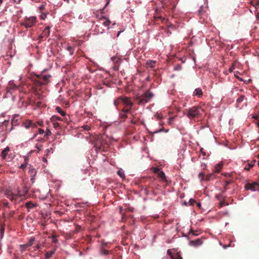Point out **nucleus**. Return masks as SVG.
<instances>
[{"label": "nucleus", "mask_w": 259, "mask_h": 259, "mask_svg": "<svg viewBox=\"0 0 259 259\" xmlns=\"http://www.w3.org/2000/svg\"><path fill=\"white\" fill-rule=\"evenodd\" d=\"M36 21V17H25L24 20L20 22V24L26 28H29L34 26Z\"/></svg>", "instance_id": "nucleus-6"}, {"label": "nucleus", "mask_w": 259, "mask_h": 259, "mask_svg": "<svg viewBox=\"0 0 259 259\" xmlns=\"http://www.w3.org/2000/svg\"><path fill=\"white\" fill-rule=\"evenodd\" d=\"M132 116H133V119H131V122L132 124H136L137 123V122H138V120L137 119H135V116H134L133 114H132Z\"/></svg>", "instance_id": "nucleus-41"}, {"label": "nucleus", "mask_w": 259, "mask_h": 259, "mask_svg": "<svg viewBox=\"0 0 259 259\" xmlns=\"http://www.w3.org/2000/svg\"><path fill=\"white\" fill-rule=\"evenodd\" d=\"M145 184V192L146 194H148L149 190L148 189H151L150 188H149L148 187V184L147 183H144Z\"/></svg>", "instance_id": "nucleus-43"}, {"label": "nucleus", "mask_w": 259, "mask_h": 259, "mask_svg": "<svg viewBox=\"0 0 259 259\" xmlns=\"http://www.w3.org/2000/svg\"><path fill=\"white\" fill-rule=\"evenodd\" d=\"M9 151H10V148L9 147H7L6 148H5L2 151L1 156H2L3 159H6V156H7Z\"/></svg>", "instance_id": "nucleus-18"}, {"label": "nucleus", "mask_w": 259, "mask_h": 259, "mask_svg": "<svg viewBox=\"0 0 259 259\" xmlns=\"http://www.w3.org/2000/svg\"><path fill=\"white\" fill-rule=\"evenodd\" d=\"M45 6L44 5H41L39 7V9L40 11H42L45 9Z\"/></svg>", "instance_id": "nucleus-55"}, {"label": "nucleus", "mask_w": 259, "mask_h": 259, "mask_svg": "<svg viewBox=\"0 0 259 259\" xmlns=\"http://www.w3.org/2000/svg\"><path fill=\"white\" fill-rule=\"evenodd\" d=\"M9 121L8 120H5L1 124L0 126L3 127V130H7Z\"/></svg>", "instance_id": "nucleus-25"}, {"label": "nucleus", "mask_w": 259, "mask_h": 259, "mask_svg": "<svg viewBox=\"0 0 259 259\" xmlns=\"http://www.w3.org/2000/svg\"><path fill=\"white\" fill-rule=\"evenodd\" d=\"M230 184V182L229 181H226L225 185H224V189L225 191H226L227 189V186Z\"/></svg>", "instance_id": "nucleus-46"}, {"label": "nucleus", "mask_w": 259, "mask_h": 259, "mask_svg": "<svg viewBox=\"0 0 259 259\" xmlns=\"http://www.w3.org/2000/svg\"><path fill=\"white\" fill-rule=\"evenodd\" d=\"M18 88V86L16 85L13 81H10L9 82L8 86L7 87L8 92H11V90H16Z\"/></svg>", "instance_id": "nucleus-13"}, {"label": "nucleus", "mask_w": 259, "mask_h": 259, "mask_svg": "<svg viewBox=\"0 0 259 259\" xmlns=\"http://www.w3.org/2000/svg\"><path fill=\"white\" fill-rule=\"evenodd\" d=\"M95 30L96 32L101 33H102L104 31V30L102 28L101 25L100 24L96 25Z\"/></svg>", "instance_id": "nucleus-23"}, {"label": "nucleus", "mask_w": 259, "mask_h": 259, "mask_svg": "<svg viewBox=\"0 0 259 259\" xmlns=\"http://www.w3.org/2000/svg\"><path fill=\"white\" fill-rule=\"evenodd\" d=\"M56 251V248H54L50 251H48L45 254V259L50 258Z\"/></svg>", "instance_id": "nucleus-22"}, {"label": "nucleus", "mask_w": 259, "mask_h": 259, "mask_svg": "<svg viewBox=\"0 0 259 259\" xmlns=\"http://www.w3.org/2000/svg\"><path fill=\"white\" fill-rule=\"evenodd\" d=\"M174 119V117H169L168 119V124H171V122H172L173 120Z\"/></svg>", "instance_id": "nucleus-48"}, {"label": "nucleus", "mask_w": 259, "mask_h": 259, "mask_svg": "<svg viewBox=\"0 0 259 259\" xmlns=\"http://www.w3.org/2000/svg\"><path fill=\"white\" fill-rule=\"evenodd\" d=\"M203 95V92L200 88L196 89L194 92V95L197 96L198 97H201Z\"/></svg>", "instance_id": "nucleus-21"}, {"label": "nucleus", "mask_w": 259, "mask_h": 259, "mask_svg": "<svg viewBox=\"0 0 259 259\" xmlns=\"http://www.w3.org/2000/svg\"><path fill=\"white\" fill-rule=\"evenodd\" d=\"M34 240H35V239L34 237L30 238L28 242L27 243L29 247L31 246L33 244V243Z\"/></svg>", "instance_id": "nucleus-39"}, {"label": "nucleus", "mask_w": 259, "mask_h": 259, "mask_svg": "<svg viewBox=\"0 0 259 259\" xmlns=\"http://www.w3.org/2000/svg\"><path fill=\"white\" fill-rule=\"evenodd\" d=\"M202 244V241L200 239L191 240L190 241V245L194 246H198Z\"/></svg>", "instance_id": "nucleus-14"}, {"label": "nucleus", "mask_w": 259, "mask_h": 259, "mask_svg": "<svg viewBox=\"0 0 259 259\" xmlns=\"http://www.w3.org/2000/svg\"><path fill=\"white\" fill-rule=\"evenodd\" d=\"M53 124L54 127L57 128L59 126V124L58 121H51Z\"/></svg>", "instance_id": "nucleus-42"}, {"label": "nucleus", "mask_w": 259, "mask_h": 259, "mask_svg": "<svg viewBox=\"0 0 259 259\" xmlns=\"http://www.w3.org/2000/svg\"><path fill=\"white\" fill-rule=\"evenodd\" d=\"M104 136L99 137L96 142L94 146L96 150H104L106 148V143L103 141Z\"/></svg>", "instance_id": "nucleus-7"}, {"label": "nucleus", "mask_w": 259, "mask_h": 259, "mask_svg": "<svg viewBox=\"0 0 259 259\" xmlns=\"http://www.w3.org/2000/svg\"><path fill=\"white\" fill-rule=\"evenodd\" d=\"M38 131V133L39 134H42L45 133L44 130L41 128H39Z\"/></svg>", "instance_id": "nucleus-56"}, {"label": "nucleus", "mask_w": 259, "mask_h": 259, "mask_svg": "<svg viewBox=\"0 0 259 259\" xmlns=\"http://www.w3.org/2000/svg\"><path fill=\"white\" fill-rule=\"evenodd\" d=\"M36 173L37 171L34 168L32 167L31 166H29L28 174H29L30 177H35Z\"/></svg>", "instance_id": "nucleus-19"}, {"label": "nucleus", "mask_w": 259, "mask_h": 259, "mask_svg": "<svg viewBox=\"0 0 259 259\" xmlns=\"http://www.w3.org/2000/svg\"><path fill=\"white\" fill-rule=\"evenodd\" d=\"M50 35V27L47 26L44 30L42 33L38 36L39 39H41L43 38H47Z\"/></svg>", "instance_id": "nucleus-12"}, {"label": "nucleus", "mask_w": 259, "mask_h": 259, "mask_svg": "<svg viewBox=\"0 0 259 259\" xmlns=\"http://www.w3.org/2000/svg\"><path fill=\"white\" fill-rule=\"evenodd\" d=\"M119 64H114V66L113 67V69L114 70H118V68H119Z\"/></svg>", "instance_id": "nucleus-51"}, {"label": "nucleus", "mask_w": 259, "mask_h": 259, "mask_svg": "<svg viewBox=\"0 0 259 259\" xmlns=\"http://www.w3.org/2000/svg\"><path fill=\"white\" fill-rule=\"evenodd\" d=\"M235 76L236 77H237V78H238L240 80H242V79L241 78H240L238 76V75H236V73H235Z\"/></svg>", "instance_id": "nucleus-64"}, {"label": "nucleus", "mask_w": 259, "mask_h": 259, "mask_svg": "<svg viewBox=\"0 0 259 259\" xmlns=\"http://www.w3.org/2000/svg\"><path fill=\"white\" fill-rule=\"evenodd\" d=\"M26 167V164H22L20 166V168L24 169Z\"/></svg>", "instance_id": "nucleus-58"}, {"label": "nucleus", "mask_w": 259, "mask_h": 259, "mask_svg": "<svg viewBox=\"0 0 259 259\" xmlns=\"http://www.w3.org/2000/svg\"><path fill=\"white\" fill-rule=\"evenodd\" d=\"M109 253V251L108 250L105 249L103 248H102L101 250V254L102 255H107Z\"/></svg>", "instance_id": "nucleus-36"}, {"label": "nucleus", "mask_w": 259, "mask_h": 259, "mask_svg": "<svg viewBox=\"0 0 259 259\" xmlns=\"http://www.w3.org/2000/svg\"><path fill=\"white\" fill-rule=\"evenodd\" d=\"M235 76L236 77H237V78H238L240 80H242V79L241 78H240L238 76V75H236V73H235Z\"/></svg>", "instance_id": "nucleus-63"}, {"label": "nucleus", "mask_w": 259, "mask_h": 259, "mask_svg": "<svg viewBox=\"0 0 259 259\" xmlns=\"http://www.w3.org/2000/svg\"><path fill=\"white\" fill-rule=\"evenodd\" d=\"M122 96L119 97L117 99L114 100V105L116 107L117 109H118V106L120 104L122 103Z\"/></svg>", "instance_id": "nucleus-26"}, {"label": "nucleus", "mask_w": 259, "mask_h": 259, "mask_svg": "<svg viewBox=\"0 0 259 259\" xmlns=\"http://www.w3.org/2000/svg\"><path fill=\"white\" fill-rule=\"evenodd\" d=\"M245 99V96L244 95H241L236 100V103L237 104H239L241 103Z\"/></svg>", "instance_id": "nucleus-31"}, {"label": "nucleus", "mask_w": 259, "mask_h": 259, "mask_svg": "<svg viewBox=\"0 0 259 259\" xmlns=\"http://www.w3.org/2000/svg\"><path fill=\"white\" fill-rule=\"evenodd\" d=\"M30 181L32 182V183H34L35 182V177L31 176Z\"/></svg>", "instance_id": "nucleus-57"}, {"label": "nucleus", "mask_w": 259, "mask_h": 259, "mask_svg": "<svg viewBox=\"0 0 259 259\" xmlns=\"http://www.w3.org/2000/svg\"><path fill=\"white\" fill-rule=\"evenodd\" d=\"M67 49L70 52V54L72 55L73 54V48L71 47H68Z\"/></svg>", "instance_id": "nucleus-54"}, {"label": "nucleus", "mask_w": 259, "mask_h": 259, "mask_svg": "<svg viewBox=\"0 0 259 259\" xmlns=\"http://www.w3.org/2000/svg\"><path fill=\"white\" fill-rule=\"evenodd\" d=\"M155 63L156 62L153 60H148L147 61V64L151 68L154 67Z\"/></svg>", "instance_id": "nucleus-30"}, {"label": "nucleus", "mask_w": 259, "mask_h": 259, "mask_svg": "<svg viewBox=\"0 0 259 259\" xmlns=\"http://www.w3.org/2000/svg\"><path fill=\"white\" fill-rule=\"evenodd\" d=\"M223 166V163L222 162H219L214 167V171L215 172L219 173L220 171V170L222 169Z\"/></svg>", "instance_id": "nucleus-20"}, {"label": "nucleus", "mask_w": 259, "mask_h": 259, "mask_svg": "<svg viewBox=\"0 0 259 259\" xmlns=\"http://www.w3.org/2000/svg\"><path fill=\"white\" fill-rule=\"evenodd\" d=\"M161 170H160L159 168H157V167H154L153 168V172L155 174H158V172H159Z\"/></svg>", "instance_id": "nucleus-47"}, {"label": "nucleus", "mask_w": 259, "mask_h": 259, "mask_svg": "<svg viewBox=\"0 0 259 259\" xmlns=\"http://www.w3.org/2000/svg\"><path fill=\"white\" fill-rule=\"evenodd\" d=\"M245 188L246 190L255 191L259 189V184L255 182L251 183H248L245 185Z\"/></svg>", "instance_id": "nucleus-9"}, {"label": "nucleus", "mask_w": 259, "mask_h": 259, "mask_svg": "<svg viewBox=\"0 0 259 259\" xmlns=\"http://www.w3.org/2000/svg\"><path fill=\"white\" fill-rule=\"evenodd\" d=\"M37 135V133L33 135V136L31 138V140H33V139H34L36 137Z\"/></svg>", "instance_id": "nucleus-62"}, {"label": "nucleus", "mask_w": 259, "mask_h": 259, "mask_svg": "<svg viewBox=\"0 0 259 259\" xmlns=\"http://www.w3.org/2000/svg\"><path fill=\"white\" fill-rule=\"evenodd\" d=\"M111 60L114 62V64H120L121 62V59L118 56H113L111 58Z\"/></svg>", "instance_id": "nucleus-24"}, {"label": "nucleus", "mask_w": 259, "mask_h": 259, "mask_svg": "<svg viewBox=\"0 0 259 259\" xmlns=\"http://www.w3.org/2000/svg\"><path fill=\"white\" fill-rule=\"evenodd\" d=\"M117 175L122 179H124L125 178V175L124 174V172L121 169H120L117 171Z\"/></svg>", "instance_id": "nucleus-32"}, {"label": "nucleus", "mask_w": 259, "mask_h": 259, "mask_svg": "<svg viewBox=\"0 0 259 259\" xmlns=\"http://www.w3.org/2000/svg\"><path fill=\"white\" fill-rule=\"evenodd\" d=\"M28 190L29 188L26 185H25L22 191H20L18 189L17 190V193H15L10 189H6L5 191L4 194L11 201L16 202L19 197L25 196L28 193Z\"/></svg>", "instance_id": "nucleus-2"}, {"label": "nucleus", "mask_w": 259, "mask_h": 259, "mask_svg": "<svg viewBox=\"0 0 259 259\" xmlns=\"http://www.w3.org/2000/svg\"><path fill=\"white\" fill-rule=\"evenodd\" d=\"M204 175L203 173L201 172L199 174L198 177L199 179H200L201 180H202L204 179Z\"/></svg>", "instance_id": "nucleus-50"}, {"label": "nucleus", "mask_w": 259, "mask_h": 259, "mask_svg": "<svg viewBox=\"0 0 259 259\" xmlns=\"http://www.w3.org/2000/svg\"><path fill=\"white\" fill-rule=\"evenodd\" d=\"M127 110L125 108H123L122 109L121 112L120 113V117L121 118L125 120L127 117V113H128L130 111H126Z\"/></svg>", "instance_id": "nucleus-15"}, {"label": "nucleus", "mask_w": 259, "mask_h": 259, "mask_svg": "<svg viewBox=\"0 0 259 259\" xmlns=\"http://www.w3.org/2000/svg\"><path fill=\"white\" fill-rule=\"evenodd\" d=\"M121 102L125 106L123 108L126 109V111L131 110L133 104L129 98L125 96H122Z\"/></svg>", "instance_id": "nucleus-8"}, {"label": "nucleus", "mask_w": 259, "mask_h": 259, "mask_svg": "<svg viewBox=\"0 0 259 259\" xmlns=\"http://www.w3.org/2000/svg\"><path fill=\"white\" fill-rule=\"evenodd\" d=\"M36 78L33 80V89L35 94L37 95H39L40 94L38 93V91L40 90L41 85L49 83L51 75L40 74L36 75Z\"/></svg>", "instance_id": "nucleus-1"}, {"label": "nucleus", "mask_w": 259, "mask_h": 259, "mask_svg": "<svg viewBox=\"0 0 259 259\" xmlns=\"http://www.w3.org/2000/svg\"><path fill=\"white\" fill-rule=\"evenodd\" d=\"M215 176L214 174L211 173L209 175H207L205 177V180L207 181H210L211 180L214 179Z\"/></svg>", "instance_id": "nucleus-27"}, {"label": "nucleus", "mask_w": 259, "mask_h": 259, "mask_svg": "<svg viewBox=\"0 0 259 259\" xmlns=\"http://www.w3.org/2000/svg\"><path fill=\"white\" fill-rule=\"evenodd\" d=\"M50 151H51V149H47L46 150V155H47L49 154V153H50Z\"/></svg>", "instance_id": "nucleus-61"}, {"label": "nucleus", "mask_w": 259, "mask_h": 259, "mask_svg": "<svg viewBox=\"0 0 259 259\" xmlns=\"http://www.w3.org/2000/svg\"><path fill=\"white\" fill-rule=\"evenodd\" d=\"M192 233L193 236H197L198 234L196 233L195 231H193V230H191L189 232V234Z\"/></svg>", "instance_id": "nucleus-52"}, {"label": "nucleus", "mask_w": 259, "mask_h": 259, "mask_svg": "<svg viewBox=\"0 0 259 259\" xmlns=\"http://www.w3.org/2000/svg\"><path fill=\"white\" fill-rule=\"evenodd\" d=\"M153 97V94L147 91L143 95L137 98V100L139 104H144L149 102Z\"/></svg>", "instance_id": "nucleus-5"}, {"label": "nucleus", "mask_w": 259, "mask_h": 259, "mask_svg": "<svg viewBox=\"0 0 259 259\" xmlns=\"http://www.w3.org/2000/svg\"><path fill=\"white\" fill-rule=\"evenodd\" d=\"M51 132L50 131V130L47 129V131L46 132L45 137H48L51 135Z\"/></svg>", "instance_id": "nucleus-45"}, {"label": "nucleus", "mask_w": 259, "mask_h": 259, "mask_svg": "<svg viewBox=\"0 0 259 259\" xmlns=\"http://www.w3.org/2000/svg\"><path fill=\"white\" fill-rule=\"evenodd\" d=\"M196 202L195 200L191 198L189 201V204L190 205H193Z\"/></svg>", "instance_id": "nucleus-44"}, {"label": "nucleus", "mask_w": 259, "mask_h": 259, "mask_svg": "<svg viewBox=\"0 0 259 259\" xmlns=\"http://www.w3.org/2000/svg\"><path fill=\"white\" fill-rule=\"evenodd\" d=\"M83 128L85 131H89L90 129V127L88 125H85L82 126Z\"/></svg>", "instance_id": "nucleus-53"}, {"label": "nucleus", "mask_w": 259, "mask_h": 259, "mask_svg": "<svg viewBox=\"0 0 259 259\" xmlns=\"http://www.w3.org/2000/svg\"><path fill=\"white\" fill-rule=\"evenodd\" d=\"M182 69V66L180 64H177L174 67V70L180 71Z\"/></svg>", "instance_id": "nucleus-40"}, {"label": "nucleus", "mask_w": 259, "mask_h": 259, "mask_svg": "<svg viewBox=\"0 0 259 259\" xmlns=\"http://www.w3.org/2000/svg\"><path fill=\"white\" fill-rule=\"evenodd\" d=\"M229 203L227 202H225L224 200L221 201L219 203V207H222L224 205H228Z\"/></svg>", "instance_id": "nucleus-38"}, {"label": "nucleus", "mask_w": 259, "mask_h": 259, "mask_svg": "<svg viewBox=\"0 0 259 259\" xmlns=\"http://www.w3.org/2000/svg\"><path fill=\"white\" fill-rule=\"evenodd\" d=\"M172 259H183L180 254L178 253H176L175 255H171Z\"/></svg>", "instance_id": "nucleus-33"}, {"label": "nucleus", "mask_w": 259, "mask_h": 259, "mask_svg": "<svg viewBox=\"0 0 259 259\" xmlns=\"http://www.w3.org/2000/svg\"><path fill=\"white\" fill-rule=\"evenodd\" d=\"M56 111L59 113L62 116H64L65 115V113L64 111H63L62 109L59 107V106H57L56 107Z\"/></svg>", "instance_id": "nucleus-29"}, {"label": "nucleus", "mask_w": 259, "mask_h": 259, "mask_svg": "<svg viewBox=\"0 0 259 259\" xmlns=\"http://www.w3.org/2000/svg\"><path fill=\"white\" fill-rule=\"evenodd\" d=\"M200 108L196 106L186 109V114L188 117L190 119L198 117L200 114Z\"/></svg>", "instance_id": "nucleus-4"}, {"label": "nucleus", "mask_w": 259, "mask_h": 259, "mask_svg": "<svg viewBox=\"0 0 259 259\" xmlns=\"http://www.w3.org/2000/svg\"><path fill=\"white\" fill-rule=\"evenodd\" d=\"M19 118V115L15 114L13 116V119L11 121L12 126H15L18 124V121Z\"/></svg>", "instance_id": "nucleus-17"}, {"label": "nucleus", "mask_w": 259, "mask_h": 259, "mask_svg": "<svg viewBox=\"0 0 259 259\" xmlns=\"http://www.w3.org/2000/svg\"><path fill=\"white\" fill-rule=\"evenodd\" d=\"M234 69V65H232V66L229 68V71L231 72L233 71V69Z\"/></svg>", "instance_id": "nucleus-60"}, {"label": "nucleus", "mask_w": 259, "mask_h": 259, "mask_svg": "<svg viewBox=\"0 0 259 259\" xmlns=\"http://www.w3.org/2000/svg\"><path fill=\"white\" fill-rule=\"evenodd\" d=\"M157 175L158 177L160 179V181L167 183V180L163 171H160L159 172H158Z\"/></svg>", "instance_id": "nucleus-16"}, {"label": "nucleus", "mask_w": 259, "mask_h": 259, "mask_svg": "<svg viewBox=\"0 0 259 259\" xmlns=\"http://www.w3.org/2000/svg\"><path fill=\"white\" fill-rule=\"evenodd\" d=\"M155 180L156 179L154 177L143 178V180H141V183L148 184V187L151 189V193L154 195L156 194L154 190L158 189L159 187V185L158 184L155 183Z\"/></svg>", "instance_id": "nucleus-3"}, {"label": "nucleus", "mask_w": 259, "mask_h": 259, "mask_svg": "<svg viewBox=\"0 0 259 259\" xmlns=\"http://www.w3.org/2000/svg\"><path fill=\"white\" fill-rule=\"evenodd\" d=\"M36 124L37 125H39L41 126H42L43 125V122L42 121H38L37 123H36Z\"/></svg>", "instance_id": "nucleus-59"}, {"label": "nucleus", "mask_w": 259, "mask_h": 259, "mask_svg": "<svg viewBox=\"0 0 259 259\" xmlns=\"http://www.w3.org/2000/svg\"><path fill=\"white\" fill-rule=\"evenodd\" d=\"M26 206L29 209L34 207L35 206V205L34 204H33L32 203H31V202H28L26 204Z\"/></svg>", "instance_id": "nucleus-35"}, {"label": "nucleus", "mask_w": 259, "mask_h": 259, "mask_svg": "<svg viewBox=\"0 0 259 259\" xmlns=\"http://www.w3.org/2000/svg\"><path fill=\"white\" fill-rule=\"evenodd\" d=\"M60 120L61 118L56 115H54L51 118V121H58Z\"/></svg>", "instance_id": "nucleus-34"}, {"label": "nucleus", "mask_w": 259, "mask_h": 259, "mask_svg": "<svg viewBox=\"0 0 259 259\" xmlns=\"http://www.w3.org/2000/svg\"><path fill=\"white\" fill-rule=\"evenodd\" d=\"M27 243L22 244L20 245V247L21 249L22 250L24 251L26 248L29 247Z\"/></svg>", "instance_id": "nucleus-37"}, {"label": "nucleus", "mask_w": 259, "mask_h": 259, "mask_svg": "<svg viewBox=\"0 0 259 259\" xmlns=\"http://www.w3.org/2000/svg\"><path fill=\"white\" fill-rule=\"evenodd\" d=\"M23 125L27 129L30 127L32 128H35L37 127L36 123L35 122H33L31 120H27L26 121L24 122L23 123Z\"/></svg>", "instance_id": "nucleus-10"}, {"label": "nucleus", "mask_w": 259, "mask_h": 259, "mask_svg": "<svg viewBox=\"0 0 259 259\" xmlns=\"http://www.w3.org/2000/svg\"><path fill=\"white\" fill-rule=\"evenodd\" d=\"M255 163V160H253L250 163L248 164V167H245L244 169L246 170H249L250 168L252 167Z\"/></svg>", "instance_id": "nucleus-28"}, {"label": "nucleus", "mask_w": 259, "mask_h": 259, "mask_svg": "<svg viewBox=\"0 0 259 259\" xmlns=\"http://www.w3.org/2000/svg\"><path fill=\"white\" fill-rule=\"evenodd\" d=\"M99 23L101 25H103L108 29L110 21L103 16L99 19Z\"/></svg>", "instance_id": "nucleus-11"}, {"label": "nucleus", "mask_w": 259, "mask_h": 259, "mask_svg": "<svg viewBox=\"0 0 259 259\" xmlns=\"http://www.w3.org/2000/svg\"><path fill=\"white\" fill-rule=\"evenodd\" d=\"M52 238H53V242L54 243H56L58 242V240L56 239V236L53 235L52 236Z\"/></svg>", "instance_id": "nucleus-49"}]
</instances>
